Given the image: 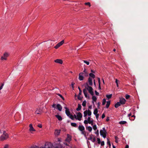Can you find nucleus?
<instances>
[{
  "label": "nucleus",
  "mask_w": 148,
  "mask_h": 148,
  "mask_svg": "<svg viewBox=\"0 0 148 148\" xmlns=\"http://www.w3.org/2000/svg\"><path fill=\"white\" fill-rule=\"evenodd\" d=\"M84 85L85 88L84 89H86V90H87L92 95H93L94 92L93 91V88L92 87L89 86L88 83L86 82L84 83Z\"/></svg>",
  "instance_id": "nucleus-1"
},
{
  "label": "nucleus",
  "mask_w": 148,
  "mask_h": 148,
  "mask_svg": "<svg viewBox=\"0 0 148 148\" xmlns=\"http://www.w3.org/2000/svg\"><path fill=\"white\" fill-rule=\"evenodd\" d=\"M64 108L66 109L65 113L66 115L71 119L74 120V118L73 116L71 114L69 109L66 107H64Z\"/></svg>",
  "instance_id": "nucleus-2"
},
{
  "label": "nucleus",
  "mask_w": 148,
  "mask_h": 148,
  "mask_svg": "<svg viewBox=\"0 0 148 148\" xmlns=\"http://www.w3.org/2000/svg\"><path fill=\"white\" fill-rule=\"evenodd\" d=\"M8 137V134L6 133L5 131H4L0 138L1 140H3L7 139Z\"/></svg>",
  "instance_id": "nucleus-3"
},
{
  "label": "nucleus",
  "mask_w": 148,
  "mask_h": 148,
  "mask_svg": "<svg viewBox=\"0 0 148 148\" xmlns=\"http://www.w3.org/2000/svg\"><path fill=\"white\" fill-rule=\"evenodd\" d=\"M102 129L103 130H100V134L101 136H102L103 138H105L106 137L107 132L105 127H103Z\"/></svg>",
  "instance_id": "nucleus-4"
},
{
  "label": "nucleus",
  "mask_w": 148,
  "mask_h": 148,
  "mask_svg": "<svg viewBox=\"0 0 148 148\" xmlns=\"http://www.w3.org/2000/svg\"><path fill=\"white\" fill-rule=\"evenodd\" d=\"M9 55L8 53L6 52H5L4 53L3 56L1 57V59L2 60H6L7 58L8 57Z\"/></svg>",
  "instance_id": "nucleus-5"
},
{
  "label": "nucleus",
  "mask_w": 148,
  "mask_h": 148,
  "mask_svg": "<svg viewBox=\"0 0 148 148\" xmlns=\"http://www.w3.org/2000/svg\"><path fill=\"white\" fill-rule=\"evenodd\" d=\"M45 147L46 148H53V145L50 143H47L45 145Z\"/></svg>",
  "instance_id": "nucleus-6"
},
{
  "label": "nucleus",
  "mask_w": 148,
  "mask_h": 148,
  "mask_svg": "<svg viewBox=\"0 0 148 148\" xmlns=\"http://www.w3.org/2000/svg\"><path fill=\"white\" fill-rule=\"evenodd\" d=\"M83 75V73H80L79 74L78 79L80 81H82L84 79V76Z\"/></svg>",
  "instance_id": "nucleus-7"
},
{
  "label": "nucleus",
  "mask_w": 148,
  "mask_h": 148,
  "mask_svg": "<svg viewBox=\"0 0 148 148\" xmlns=\"http://www.w3.org/2000/svg\"><path fill=\"white\" fill-rule=\"evenodd\" d=\"M64 40H62L60 42L58 43L55 47L54 48L57 49L58 48H59L60 47L61 45H62L64 43Z\"/></svg>",
  "instance_id": "nucleus-8"
},
{
  "label": "nucleus",
  "mask_w": 148,
  "mask_h": 148,
  "mask_svg": "<svg viewBox=\"0 0 148 148\" xmlns=\"http://www.w3.org/2000/svg\"><path fill=\"white\" fill-rule=\"evenodd\" d=\"M77 119L79 121H80L81 118L82 117V113L80 112H79L77 114Z\"/></svg>",
  "instance_id": "nucleus-9"
},
{
  "label": "nucleus",
  "mask_w": 148,
  "mask_h": 148,
  "mask_svg": "<svg viewBox=\"0 0 148 148\" xmlns=\"http://www.w3.org/2000/svg\"><path fill=\"white\" fill-rule=\"evenodd\" d=\"M71 140V136L69 134H67V137L66 139V140L68 142H70Z\"/></svg>",
  "instance_id": "nucleus-10"
},
{
  "label": "nucleus",
  "mask_w": 148,
  "mask_h": 148,
  "mask_svg": "<svg viewBox=\"0 0 148 148\" xmlns=\"http://www.w3.org/2000/svg\"><path fill=\"white\" fill-rule=\"evenodd\" d=\"M88 83L90 86H92L93 85L92 79L91 78L89 77L88 79Z\"/></svg>",
  "instance_id": "nucleus-11"
},
{
  "label": "nucleus",
  "mask_w": 148,
  "mask_h": 148,
  "mask_svg": "<svg viewBox=\"0 0 148 148\" xmlns=\"http://www.w3.org/2000/svg\"><path fill=\"white\" fill-rule=\"evenodd\" d=\"M126 100L124 98H122L120 99L119 102L121 104H124Z\"/></svg>",
  "instance_id": "nucleus-12"
},
{
  "label": "nucleus",
  "mask_w": 148,
  "mask_h": 148,
  "mask_svg": "<svg viewBox=\"0 0 148 148\" xmlns=\"http://www.w3.org/2000/svg\"><path fill=\"white\" fill-rule=\"evenodd\" d=\"M78 129L81 131H83L85 130V128L82 125H79L78 127Z\"/></svg>",
  "instance_id": "nucleus-13"
},
{
  "label": "nucleus",
  "mask_w": 148,
  "mask_h": 148,
  "mask_svg": "<svg viewBox=\"0 0 148 148\" xmlns=\"http://www.w3.org/2000/svg\"><path fill=\"white\" fill-rule=\"evenodd\" d=\"M84 75L85 77H87L88 75V71L85 68L84 69L83 72Z\"/></svg>",
  "instance_id": "nucleus-14"
},
{
  "label": "nucleus",
  "mask_w": 148,
  "mask_h": 148,
  "mask_svg": "<svg viewBox=\"0 0 148 148\" xmlns=\"http://www.w3.org/2000/svg\"><path fill=\"white\" fill-rule=\"evenodd\" d=\"M57 109H58L59 111H61L62 109V107L61 106L60 104H58L56 105Z\"/></svg>",
  "instance_id": "nucleus-15"
},
{
  "label": "nucleus",
  "mask_w": 148,
  "mask_h": 148,
  "mask_svg": "<svg viewBox=\"0 0 148 148\" xmlns=\"http://www.w3.org/2000/svg\"><path fill=\"white\" fill-rule=\"evenodd\" d=\"M54 62H55L59 63L60 64H62L63 63V61L62 60L57 59L55 60Z\"/></svg>",
  "instance_id": "nucleus-16"
},
{
  "label": "nucleus",
  "mask_w": 148,
  "mask_h": 148,
  "mask_svg": "<svg viewBox=\"0 0 148 148\" xmlns=\"http://www.w3.org/2000/svg\"><path fill=\"white\" fill-rule=\"evenodd\" d=\"M42 112V110L40 108H38L36 110L35 112L37 114H40Z\"/></svg>",
  "instance_id": "nucleus-17"
},
{
  "label": "nucleus",
  "mask_w": 148,
  "mask_h": 148,
  "mask_svg": "<svg viewBox=\"0 0 148 148\" xmlns=\"http://www.w3.org/2000/svg\"><path fill=\"white\" fill-rule=\"evenodd\" d=\"M87 90L86 89H84L83 92V93L84 94V96L86 97L87 98V97H89L87 95Z\"/></svg>",
  "instance_id": "nucleus-18"
},
{
  "label": "nucleus",
  "mask_w": 148,
  "mask_h": 148,
  "mask_svg": "<svg viewBox=\"0 0 148 148\" xmlns=\"http://www.w3.org/2000/svg\"><path fill=\"white\" fill-rule=\"evenodd\" d=\"M29 130L30 131H35V130L34 129L32 126V125L31 124L29 125Z\"/></svg>",
  "instance_id": "nucleus-19"
},
{
  "label": "nucleus",
  "mask_w": 148,
  "mask_h": 148,
  "mask_svg": "<svg viewBox=\"0 0 148 148\" xmlns=\"http://www.w3.org/2000/svg\"><path fill=\"white\" fill-rule=\"evenodd\" d=\"M55 116L58 119L59 121H61L62 120V118L59 115H55Z\"/></svg>",
  "instance_id": "nucleus-20"
},
{
  "label": "nucleus",
  "mask_w": 148,
  "mask_h": 148,
  "mask_svg": "<svg viewBox=\"0 0 148 148\" xmlns=\"http://www.w3.org/2000/svg\"><path fill=\"white\" fill-rule=\"evenodd\" d=\"M121 104L120 103V102H117L114 105L115 107L116 108H117L119 106H120Z\"/></svg>",
  "instance_id": "nucleus-21"
},
{
  "label": "nucleus",
  "mask_w": 148,
  "mask_h": 148,
  "mask_svg": "<svg viewBox=\"0 0 148 148\" xmlns=\"http://www.w3.org/2000/svg\"><path fill=\"white\" fill-rule=\"evenodd\" d=\"M89 75L90 77H92V78L94 79L95 78V75L92 73H90L89 74Z\"/></svg>",
  "instance_id": "nucleus-22"
},
{
  "label": "nucleus",
  "mask_w": 148,
  "mask_h": 148,
  "mask_svg": "<svg viewBox=\"0 0 148 148\" xmlns=\"http://www.w3.org/2000/svg\"><path fill=\"white\" fill-rule=\"evenodd\" d=\"M81 107H81V105L79 103L78 104V107L76 109V110L78 111L80 110H81Z\"/></svg>",
  "instance_id": "nucleus-23"
},
{
  "label": "nucleus",
  "mask_w": 148,
  "mask_h": 148,
  "mask_svg": "<svg viewBox=\"0 0 148 148\" xmlns=\"http://www.w3.org/2000/svg\"><path fill=\"white\" fill-rule=\"evenodd\" d=\"M110 101H109L107 102V103L106 105V107L107 108H108L110 104Z\"/></svg>",
  "instance_id": "nucleus-24"
},
{
  "label": "nucleus",
  "mask_w": 148,
  "mask_h": 148,
  "mask_svg": "<svg viewBox=\"0 0 148 148\" xmlns=\"http://www.w3.org/2000/svg\"><path fill=\"white\" fill-rule=\"evenodd\" d=\"M90 35H92L91 34H87V37H88L90 39H94V38H93L92 36H90Z\"/></svg>",
  "instance_id": "nucleus-25"
},
{
  "label": "nucleus",
  "mask_w": 148,
  "mask_h": 148,
  "mask_svg": "<svg viewBox=\"0 0 148 148\" xmlns=\"http://www.w3.org/2000/svg\"><path fill=\"white\" fill-rule=\"evenodd\" d=\"M71 125L73 127H77V125L76 123H71Z\"/></svg>",
  "instance_id": "nucleus-26"
},
{
  "label": "nucleus",
  "mask_w": 148,
  "mask_h": 148,
  "mask_svg": "<svg viewBox=\"0 0 148 148\" xmlns=\"http://www.w3.org/2000/svg\"><path fill=\"white\" fill-rule=\"evenodd\" d=\"M86 129L87 130L89 131L90 132H91L92 128L90 126H88L87 127H86Z\"/></svg>",
  "instance_id": "nucleus-27"
},
{
  "label": "nucleus",
  "mask_w": 148,
  "mask_h": 148,
  "mask_svg": "<svg viewBox=\"0 0 148 148\" xmlns=\"http://www.w3.org/2000/svg\"><path fill=\"white\" fill-rule=\"evenodd\" d=\"M98 111L97 109L96 108H95L94 110L93 113L95 115L97 114Z\"/></svg>",
  "instance_id": "nucleus-28"
},
{
  "label": "nucleus",
  "mask_w": 148,
  "mask_h": 148,
  "mask_svg": "<svg viewBox=\"0 0 148 148\" xmlns=\"http://www.w3.org/2000/svg\"><path fill=\"white\" fill-rule=\"evenodd\" d=\"M93 95H92V99L93 100V101H94L95 102L97 100V98L96 97H95V96H93Z\"/></svg>",
  "instance_id": "nucleus-29"
},
{
  "label": "nucleus",
  "mask_w": 148,
  "mask_h": 148,
  "mask_svg": "<svg viewBox=\"0 0 148 148\" xmlns=\"http://www.w3.org/2000/svg\"><path fill=\"white\" fill-rule=\"evenodd\" d=\"M127 123V122L125 121H120L119 123L120 124H124Z\"/></svg>",
  "instance_id": "nucleus-30"
},
{
  "label": "nucleus",
  "mask_w": 148,
  "mask_h": 148,
  "mask_svg": "<svg viewBox=\"0 0 148 148\" xmlns=\"http://www.w3.org/2000/svg\"><path fill=\"white\" fill-rule=\"evenodd\" d=\"M81 134L84 135L85 137L86 136V132L84 130L81 131Z\"/></svg>",
  "instance_id": "nucleus-31"
},
{
  "label": "nucleus",
  "mask_w": 148,
  "mask_h": 148,
  "mask_svg": "<svg viewBox=\"0 0 148 148\" xmlns=\"http://www.w3.org/2000/svg\"><path fill=\"white\" fill-rule=\"evenodd\" d=\"M87 113L88 111L87 110H86V111L84 112V117H86L87 116V115H88Z\"/></svg>",
  "instance_id": "nucleus-32"
},
{
  "label": "nucleus",
  "mask_w": 148,
  "mask_h": 148,
  "mask_svg": "<svg viewBox=\"0 0 148 148\" xmlns=\"http://www.w3.org/2000/svg\"><path fill=\"white\" fill-rule=\"evenodd\" d=\"M78 88L79 90V93L78 95L79 96H80L82 94V91L81 90V89H80V88L79 87H78Z\"/></svg>",
  "instance_id": "nucleus-33"
},
{
  "label": "nucleus",
  "mask_w": 148,
  "mask_h": 148,
  "mask_svg": "<svg viewBox=\"0 0 148 148\" xmlns=\"http://www.w3.org/2000/svg\"><path fill=\"white\" fill-rule=\"evenodd\" d=\"M63 100H65L64 98L63 97V96L60 94L59 93H57V94Z\"/></svg>",
  "instance_id": "nucleus-34"
},
{
  "label": "nucleus",
  "mask_w": 148,
  "mask_h": 148,
  "mask_svg": "<svg viewBox=\"0 0 148 148\" xmlns=\"http://www.w3.org/2000/svg\"><path fill=\"white\" fill-rule=\"evenodd\" d=\"M112 94H110L109 95H107L106 97L108 99H109L112 97Z\"/></svg>",
  "instance_id": "nucleus-35"
},
{
  "label": "nucleus",
  "mask_w": 148,
  "mask_h": 148,
  "mask_svg": "<svg viewBox=\"0 0 148 148\" xmlns=\"http://www.w3.org/2000/svg\"><path fill=\"white\" fill-rule=\"evenodd\" d=\"M106 99H103V101H102V105H104L106 103Z\"/></svg>",
  "instance_id": "nucleus-36"
},
{
  "label": "nucleus",
  "mask_w": 148,
  "mask_h": 148,
  "mask_svg": "<svg viewBox=\"0 0 148 148\" xmlns=\"http://www.w3.org/2000/svg\"><path fill=\"white\" fill-rule=\"evenodd\" d=\"M86 101L85 100L82 103V105L84 107H85L86 106Z\"/></svg>",
  "instance_id": "nucleus-37"
},
{
  "label": "nucleus",
  "mask_w": 148,
  "mask_h": 148,
  "mask_svg": "<svg viewBox=\"0 0 148 148\" xmlns=\"http://www.w3.org/2000/svg\"><path fill=\"white\" fill-rule=\"evenodd\" d=\"M88 113L87 114L89 116H90L91 115V112L89 110H87Z\"/></svg>",
  "instance_id": "nucleus-38"
},
{
  "label": "nucleus",
  "mask_w": 148,
  "mask_h": 148,
  "mask_svg": "<svg viewBox=\"0 0 148 148\" xmlns=\"http://www.w3.org/2000/svg\"><path fill=\"white\" fill-rule=\"evenodd\" d=\"M119 81L117 79H116V80H115V82L116 84V86H117V87H118L119 86V84H118V82Z\"/></svg>",
  "instance_id": "nucleus-39"
},
{
  "label": "nucleus",
  "mask_w": 148,
  "mask_h": 148,
  "mask_svg": "<svg viewBox=\"0 0 148 148\" xmlns=\"http://www.w3.org/2000/svg\"><path fill=\"white\" fill-rule=\"evenodd\" d=\"M83 61L84 62L86 63V64L87 65H89V62H88V61H86V60H83Z\"/></svg>",
  "instance_id": "nucleus-40"
},
{
  "label": "nucleus",
  "mask_w": 148,
  "mask_h": 148,
  "mask_svg": "<svg viewBox=\"0 0 148 148\" xmlns=\"http://www.w3.org/2000/svg\"><path fill=\"white\" fill-rule=\"evenodd\" d=\"M85 4L86 5H88L89 7H90L91 6L90 3V2L85 3Z\"/></svg>",
  "instance_id": "nucleus-41"
},
{
  "label": "nucleus",
  "mask_w": 148,
  "mask_h": 148,
  "mask_svg": "<svg viewBox=\"0 0 148 148\" xmlns=\"http://www.w3.org/2000/svg\"><path fill=\"white\" fill-rule=\"evenodd\" d=\"M93 128L94 130H96L97 129V127L96 125H95L93 126Z\"/></svg>",
  "instance_id": "nucleus-42"
},
{
  "label": "nucleus",
  "mask_w": 148,
  "mask_h": 148,
  "mask_svg": "<svg viewBox=\"0 0 148 148\" xmlns=\"http://www.w3.org/2000/svg\"><path fill=\"white\" fill-rule=\"evenodd\" d=\"M107 144L109 145L110 146L111 145L110 143V141L107 138Z\"/></svg>",
  "instance_id": "nucleus-43"
},
{
  "label": "nucleus",
  "mask_w": 148,
  "mask_h": 148,
  "mask_svg": "<svg viewBox=\"0 0 148 148\" xmlns=\"http://www.w3.org/2000/svg\"><path fill=\"white\" fill-rule=\"evenodd\" d=\"M130 95H126L125 98L127 99H129V98H130Z\"/></svg>",
  "instance_id": "nucleus-44"
},
{
  "label": "nucleus",
  "mask_w": 148,
  "mask_h": 148,
  "mask_svg": "<svg viewBox=\"0 0 148 148\" xmlns=\"http://www.w3.org/2000/svg\"><path fill=\"white\" fill-rule=\"evenodd\" d=\"M98 143L99 144H100L101 143V140L99 138H97Z\"/></svg>",
  "instance_id": "nucleus-45"
},
{
  "label": "nucleus",
  "mask_w": 148,
  "mask_h": 148,
  "mask_svg": "<svg viewBox=\"0 0 148 148\" xmlns=\"http://www.w3.org/2000/svg\"><path fill=\"white\" fill-rule=\"evenodd\" d=\"M96 140V139L95 137V136H94V137H93L92 139V142H94Z\"/></svg>",
  "instance_id": "nucleus-46"
},
{
  "label": "nucleus",
  "mask_w": 148,
  "mask_h": 148,
  "mask_svg": "<svg viewBox=\"0 0 148 148\" xmlns=\"http://www.w3.org/2000/svg\"><path fill=\"white\" fill-rule=\"evenodd\" d=\"M93 120H89L88 121V123H89V124L91 123H93Z\"/></svg>",
  "instance_id": "nucleus-47"
},
{
  "label": "nucleus",
  "mask_w": 148,
  "mask_h": 148,
  "mask_svg": "<svg viewBox=\"0 0 148 148\" xmlns=\"http://www.w3.org/2000/svg\"><path fill=\"white\" fill-rule=\"evenodd\" d=\"M78 99L80 100H81L82 99V98L81 97H80V96H79L78 95Z\"/></svg>",
  "instance_id": "nucleus-48"
},
{
  "label": "nucleus",
  "mask_w": 148,
  "mask_h": 148,
  "mask_svg": "<svg viewBox=\"0 0 148 148\" xmlns=\"http://www.w3.org/2000/svg\"><path fill=\"white\" fill-rule=\"evenodd\" d=\"M84 123L85 124H87L88 123V121L87 120H85L84 121Z\"/></svg>",
  "instance_id": "nucleus-49"
},
{
  "label": "nucleus",
  "mask_w": 148,
  "mask_h": 148,
  "mask_svg": "<svg viewBox=\"0 0 148 148\" xmlns=\"http://www.w3.org/2000/svg\"><path fill=\"white\" fill-rule=\"evenodd\" d=\"M95 115L96 118L97 119V120H98V118H99V114H95Z\"/></svg>",
  "instance_id": "nucleus-50"
},
{
  "label": "nucleus",
  "mask_w": 148,
  "mask_h": 148,
  "mask_svg": "<svg viewBox=\"0 0 148 148\" xmlns=\"http://www.w3.org/2000/svg\"><path fill=\"white\" fill-rule=\"evenodd\" d=\"M101 143V145L102 146H103L104 145V142L103 141H102Z\"/></svg>",
  "instance_id": "nucleus-51"
},
{
  "label": "nucleus",
  "mask_w": 148,
  "mask_h": 148,
  "mask_svg": "<svg viewBox=\"0 0 148 148\" xmlns=\"http://www.w3.org/2000/svg\"><path fill=\"white\" fill-rule=\"evenodd\" d=\"M95 94L96 95H99V93L97 92L96 90L95 91Z\"/></svg>",
  "instance_id": "nucleus-52"
},
{
  "label": "nucleus",
  "mask_w": 148,
  "mask_h": 148,
  "mask_svg": "<svg viewBox=\"0 0 148 148\" xmlns=\"http://www.w3.org/2000/svg\"><path fill=\"white\" fill-rule=\"evenodd\" d=\"M95 133L96 134H97V135H99V130H97V131L95 132Z\"/></svg>",
  "instance_id": "nucleus-53"
},
{
  "label": "nucleus",
  "mask_w": 148,
  "mask_h": 148,
  "mask_svg": "<svg viewBox=\"0 0 148 148\" xmlns=\"http://www.w3.org/2000/svg\"><path fill=\"white\" fill-rule=\"evenodd\" d=\"M3 85H4V84L3 83L2 84L1 86L0 87V90L2 88Z\"/></svg>",
  "instance_id": "nucleus-54"
},
{
  "label": "nucleus",
  "mask_w": 148,
  "mask_h": 148,
  "mask_svg": "<svg viewBox=\"0 0 148 148\" xmlns=\"http://www.w3.org/2000/svg\"><path fill=\"white\" fill-rule=\"evenodd\" d=\"M93 137L91 136H90L89 138H88V139L89 140H92V139Z\"/></svg>",
  "instance_id": "nucleus-55"
},
{
  "label": "nucleus",
  "mask_w": 148,
  "mask_h": 148,
  "mask_svg": "<svg viewBox=\"0 0 148 148\" xmlns=\"http://www.w3.org/2000/svg\"><path fill=\"white\" fill-rule=\"evenodd\" d=\"M52 106L53 108H56V105L55 104H53Z\"/></svg>",
  "instance_id": "nucleus-56"
},
{
  "label": "nucleus",
  "mask_w": 148,
  "mask_h": 148,
  "mask_svg": "<svg viewBox=\"0 0 148 148\" xmlns=\"http://www.w3.org/2000/svg\"><path fill=\"white\" fill-rule=\"evenodd\" d=\"M105 116V114L103 113L102 115V119H103Z\"/></svg>",
  "instance_id": "nucleus-57"
},
{
  "label": "nucleus",
  "mask_w": 148,
  "mask_h": 148,
  "mask_svg": "<svg viewBox=\"0 0 148 148\" xmlns=\"http://www.w3.org/2000/svg\"><path fill=\"white\" fill-rule=\"evenodd\" d=\"M100 103L99 102H98L97 103V107H98V108H99V106H100Z\"/></svg>",
  "instance_id": "nucleus-58"
},
{
  "label": "nucleus",
  "mask_w": 148,
  "mask_h": 148,
  "mask_svg": "<svg viewBox=\"0 0 148 148\" xmlns=\"http://www.w3.org/2000/svg\"><path fill=\"white\" fill-rule=\"evenodd\" d=\"M31 148H39L38 146H35L33 147H31Z\"/></svg>",
  "instance_id": "nucleus-59"
},
{
  "label": "nucleus",
  "mask_w": 148,
  "mask_h": 148,
  "mask_svg": "<svg viewBox=\"0 0 148 148\" xmlns=\"http://www.w3.org/2000/svg\"><path fill=\"white\" fill-rule=\"evenodd\" d=\"M4 148H8V146L7 145H5L4 147Z\"/></svg>",
  "instance_id": "nucleus-60"
},
{
  "label": "nucleus",
  "mask_w": 148,
  "mask_h": 148,
  "mask_svg": "<svg viewBox=\"0 0 148 148\" xmlns=\"http://www.w3.org/2000/svg\"><path fill=\"white\" fill-rule=\"evenodd\" d=\"M38 127L40 128H41L42 127V125L41 124H39L38 125Z\"/></svg>",
  "instance_id": "nucleus-61"
},
{
  "label": "nucleus",
  "mask_w": 148,
  "mask_h": 148,
  "mask_svg": "<svg viewBox=\"0 0 148 148\" xmlns=\"http://www.w3.org/2000/svg\"><path fill=\"white\" fill-rule=\"evenodd\" d=\"M75 83L73 82H72L71 84L73 88V85H74Z\"/></svg>",
  "instance_id": "nucleus-62"
},
{
  "label": "nucleus",
  "mask_w": 148,
  "mask_h": 148,
  "mask_svg": "<svg viewBox=\"0 0 148 148\" xmlns=\"http://www.w3.org/2000/svg\"><path fill=\"white\" fill-rule=\"evenodd\" d=\"M109 117H107L106 119V121H109Z\"/></svg>",
  "instance_id": "nucleus-63"
},
{
  "label": "nucleus",
  "mask_w": 148,
  "mask_h": 148,
  "mask_svg": "<svg viewBox=\"0 0 148 148\" xmlns=\"http://www.w3.org/2000/svg\"><path fill=\"white\" fill-rule=\"evenodd\" d=\"M91 72L92 73H95V71H94L93 70H92V69L91 70Z\"/></svg>",
  "instance_id": "nucleus-64"
}]
</instances>
